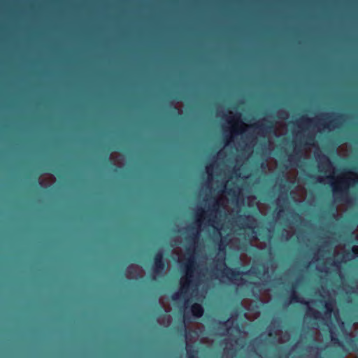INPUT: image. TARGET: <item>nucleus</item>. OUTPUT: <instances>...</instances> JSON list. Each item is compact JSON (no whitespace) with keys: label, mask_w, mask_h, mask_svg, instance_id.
Listing matches in <instances>:
<instances>
[{"label":"nucleus","mask_w":358,"mask_h":358,"mask_svg":"<svg viewBox=\"0 0 358 358\" xmlns=\"http://www.w3.org/2000/svg\"><path fill=\"white\" fill-rule=\"evenodd\" d=\"M196 266V261L194 257H190L187 259V263L185 264V268L187 271V274L185 278H182L180 285H181V292H187L189 289L190 285L192 282V277L194 268Z\"/></svg>","instance_id":"2"},{"label":"nucleus","mask_w":358,"mask_h":358,"mask_svg":"<svg viewBox=\"0 0 358 358\" xmlns=\"http://www.w3.org/2000/svg\"><path fill=\"white\" fill-rule=\"evenodd\" d=\"M227 243L225 239H221L219 243V257L216 259L215 269L225 275L229 280H238L243 274L239 268H231L227 266L225 263V253Z\"/></svg>","instance_id":"1"},{"label":"nucleus","mask_w":358,"mask_h":358,"mask_svg":"<svg viewBox=\"0 0 358 358\" xmlns=\"http://www.w3.org/2000/svg\"><path fill=\"white\" fill-rule=\"evenodd\" d=\"M191 312L195 317L200 318L203 315L204 310L201 304L194 303L191 306Z\"/></svg>","instance_id":"7"},{"label":"nucleus","mask_w":358,"mask_h":358,"mask_svg":"<svg viewBox=\"0 0 358 358\" xmlns=\"http://www.w3.org/2000/svg\"><path fill=\"white\" fill-rule=\"evenodd\" d=\"M334 301L333 299H329L325 301L324 307L326 308L327 313L331 314L334 311Z\"/></svg>","instance_id":"11"},{"label":"nucleus","mask_w":358,"mask_h":358,"mask_svg":"<svg viewBox=\"0 0 358 358\" xmlns=\"http://www.w3.org/2000/svg\"><path fill=\"white\" fill-rule=\"evenodd\" d=\"M324 159L326 160V162L328 165H331V162L329 159V158L327 156H324Z\"/></svg>","instance_id":"22"},{"label":"nucleus","mask_w":358,"mask_h":358,"mask_svg":"<svg viewBox=\"0 0 358 358\" xmlns=\"http://www.w3.org/2000/svg\"><path fill=\"white\" fill-rule=\"evenodd\" d=\"M331 341L334 343V344L338 345L339 347L343 346V343L336 336H331Z\"/></svg>","instance_id":"16"},{"label":"nucleus","mask_w":358,"mask_h":358,"mask_svg":"<svg viewBox=\"0 0 358 358\" xmlns=\"http://www.w3.org/2000/svg\"><path fill=\"white\" fill-rule=\"evenodd\" d=\"M292 294L290 296L291 301H294L296 303H301L303 304H308V302L303 300L301 299V297L299 294H297L296 292L295 291V288L296 287V281L295 282H293L292 285Z\"/></svg>","instance_id":"8"},{"label":"nucleus","mask_w":358,"mask_h":358,"mask_svg":"<svg viewBox=\"0 0 358 358\" xmlns=\"http://www.w3.org/2000/svg\"><path fill=\"white\" fill-rule=\"evenodd\" d=\"M228 351H229V352H234V349H233V348H230V349H229V350H228Z\"/></svg>","instance_id":"27"},{"label":"nucleus","mask_w":358,"mask_h":358,"mask_svg":"<svg viewBox=\"0 0 358 358\" xmlns=\"http://www.w3.org/2000/svg\"><path fill=\"white\" fill-rule=\"evenodd\" d=\"M220 207V203L218 200L215 199L211 206V210L213 212H219V208Z\"/></svg>","instance_id":"14"},{"label":"nucleus","mask_w":358,"mask_h":358,"mask_svg":"<svg viewBox=\"0 0 358 358\" xmlns=\"http://www.w3.org/2000/svg\"><path fill=\"white\" fill-rule=\"evenodd\" d=\"M177 296H178V294H174L173 296V299H176Z\"/></svg>","instance_id":"26"},{"label":"nucleus","mask_w":358,"mask_h":358,"mask_svg":"<svg viewBox=\"0 0 358 358\" xmlns=\"http://www.w3.org/2000/svg\"><path fill=\"white\" fill-rule=\"evenodd\" d=\"M252 285H256V282H250Z\"/></svg>","instance_id":"31"},{"label":"nucleus","mask_w":358,"mask_h":358,"mask_svg":"<svg viewBox=\"0 0 358 358\" xmlns=\"http://www.w3.org/2000/svg\"><path fill=\"white\" fill-rule=\"evenodd\" d=\"M177 332L183 336L184 337L187 336V329L185 324H181L177 328Z\"/></svg>","instance_id":"12"},{"label":"nucleus","mask_w":358,"mask_h":358,"mask_svg":"<svg viewBox=\"0 0 358 358\" xmlns=\"http://www.w3.org/2000/svg\"><path fill=\"white\" fill-rule=\"evenodd\" d=\"M199 237V231H197L196 233L192 234V236H189V239L195 240L198 238Z\"/></svg>","instance_id":"21"},{"label":"nucleus","mask_w":358,"mask_h":358,"mask_svg":"<svg viewBox=\"0 0 358 358\" xmlns=\"http://www.w3.org/2000/svg\"><path fill=\"white\" fill-rule=\"evenodd\" d=\"M301 155H302L301 150L299 148H298V146L296 145L294 148V152L292 154L289 155L288 162L291 164H294L296 162H298L300 161Z\"/></svg>","instance_id":"6"},{"label":"nucleus","mask_w":358,"mask_h":358,"mask_svg":"<svg viewBox=\"0 0 358 358\" xmlns=\"http://www.w3.org/2000/svg\"><path fill=\"white\" fill-rule=\"evenodd\" d=\"M357 248H358V247H357Z\"/></svg>","instance_id":"32"},{"label":"nucleus","mask_w":358,"mask_h":358,"mask_svg":"<svg viewBox=\"0 0 358 358\" xmlns=\"http://www.w3.org/2000/svg\"><path fill=\"white\" fill-rule=\"evenodd\" d=\"M184 320L185 322H189L190 321V317L189 313L186 312L184 314Z\"/></svg>","instance_id":"20"},{"label":"nucleus","mask_w":358,"mask_h":358,"mask_svg":"<svg viewBox=\"0 0 358 358\" xmlns=\"http://www.w3.org/2000/svg\"><path fill=\"white\" fill-rule=\"evenodd\" d=\"M333 193L336 199L341 198L348 193V183L344 180H340L338 184H332Z\"/></svg>","instance_id":"5"},{"label":"nucleus","mask_w":358,"mask_h":358,"mask_svg":"<svg viewBox=\"0 0 358 358\" xmlns=\"http://www.w3.org/2000/svg\"><path fill=\"white\" fill-rule=\"evenodd\" d=\"M308 177H309V178H314V176H313V175H309V176H308Z\"/></svg>","instance_id":"29"},{"label":"nucleus","mask_w":358,"mask_h":358,"mask_svg":"<svg viewBox=\"0 0 358 358\" xmlns=\"http://www.w3.org/2000/svg\"><path fill=\"white\" fill-rule=\"evenodd\" d=\"M324 116L326 117L325 120L329 119V117H330V115H329L327 114H324Z\"/></svg>","instance_id":"25"},{"label":"nucleus","mask_w":358,"mask_h":358,"mask_svg":"<svg viewBox=\"0 0 358 358\" xmlns=\"http://www.w3.org/2000/svg\"><path fill=\"white\" fill-rule=\"evenodd\" d=\"M248 228H249V229H252V233L255 234V236H254V238H257V236H256L257 233H256V231L254 230V228H252V227H250V226L248 227Z\"/></svg>","instance_id":"23"},{"label":"nucleus","mask_w":358,"mask_h":358,"mask_svg":"<svg viewBox=\"0 0 358 358\" xmlns=\"http://www.w3.org/2000/svg\"><path fill=\"white\" fill-rule=\"evenodd\" d=\"M187 358H197L195 356V351L192 349H187Z\"/></svg>","instance_id":"17"},{"label":"nucleus","mask_w":358,"mask_h":358,"mask_svg":"<svg viewBox=\"0 0 358 358\" xmlns=\"http://www.w3.org/2000/svg\"><path fill=\"white\" fill-rule=\"evenodd\" d=\"M197 222L199 223V225H200V224H201V221L197 220Z\"/></svg>","instance_id":"30"},{"label":"nucleus","mask_w":358,"mask_h":358,"mask_svg":"<svg viewBox=\"0 0 358 358\" xmlns=\"http://www.w3.org/2000/svg\"><path fill=\"white\" fill-rule=\"evenodd\" d=\"M341 262H342L341 259V260L336 259L334 261V262L331 264V265L336 266V267H339Z\"/></svg>","instance_id":"19"},{"label":"nucleus","mask_w":358,"mask_h":358,"mask_svg":"<svg viewBox=\"0 0 358 358\" xmlns=\"http://www.w3.org/2000/svg\"><path fill=\"white\" fill-rule=\"evenodd\" d=\"M343 117V115L338 114V115H337V117L336 119H334V120L330 121V123L333 124V125L334 126L336 124H337L338 119H341Z\"/></svg>","instance_id":"18"},{"label":"nucleus","mask_w":358,"mask_h":358,"mask_svg":"<svg viewBox=\"0 0 358 358\" xmlns=\"http://www.w3.org/2000/svg\"><path fill=\"white\" fill-rule=\"evenodd\" d=\"M290 303H291V301H285V303H286L287 305L290 304Z\"/></svg>","instance_id":"28"},{"label":"nucleus","mask_w":358,"mask_h":358,"mask_svg":"<svg viewBox=\"0 0 358 358\" xmlns=\"http://www.w3.org/2000/svg\"><path fill=\"white\" fill-rule=\"evenodd\" d=\"M251 127L258 129V133L263 136H266L267 134H270L275 131L273 122L266 119L264 120V122L252 124Z\"/></svg>","instance_id":"3"},{"label":"nucleus","mask_w":358,"mask_h":358,"mask_svg":"<svg viewBox=\"0 0 358 358\" xmlns=\"http://www.w3.org/2000/svg\"><path fill=\"white\" fill-rule=\"evenodd\" d=\"M346 343L349 347V349L351 351L357 352L358 351V338H350L347 340Z\"/></svg>","instance_id":"9"},{"label":"nucleus","mask_w":358,"mask_h":358,"mask_svg":"<svg viewBox=\"0 0 358 358\" xmlns=\"http://www.w3.org/2000/svg\"><path fill=\"white\" fill-rule=\"evenodd\" d=\"M307 314L315 320H319L322 317L321 313L313 308H309Z\"/></svg>","instance_id":"10"},{"label":"nucleus","mask_w":358,"mask_h":358,"mask_svg":"<svg viewBox=\"0 0 358 358\" xmlns=\"http://www.w3.org/2000/svg\"><path fill=\"white\" fill-rule=\"evenodd\" d=\"M312 122H313V120L308 117L307 116H302V117L299 120V122L301 124H308L311 123Z\"/></svg>","instance_id":"15"},{"label":"nucleus","mask_w":358,"mask_h":358,"mask_svg":"<svg viewBox=\"0 0 358 358\" xmlns=\"http://www.w3.org/2000/svg\"><path fill=\"white\" fill-rule=\"evenodd\" d=\"M243 125V122L240 120L239 119H237V121L235 122L234 125V131L235 133H241L242 131H239V126L240 127H242Z\"/></svg>","instance_id":"13"},{"label":"nucleus","mask_w":358,"mask_h":358,"mask_svg":"<svg viewBox=\"0 0 358 358\" xmlns=\"http://www.w3.org/2000/svg\"><path fill=\"white\" fill-rule=\"evenodd\" d=\"M271 235H268V236L265 238V239H266V240H271Z\"/></svg>","instance_id":"24"},{"label":"nucleus","mask_w":358,"mask_h":358,"mask_svg":"<svg viewBox=\"0 0 358 358\" xmlns=\"http://www.w3.org/2000/svg\"><path fill=\"white\" fill-rule=\"evenodd\" d=\"M166 264L162 251H158L154 256L152 271L156 274H160L164 270Z\"/></svg>","instance_id":"4"}]
</instances>
